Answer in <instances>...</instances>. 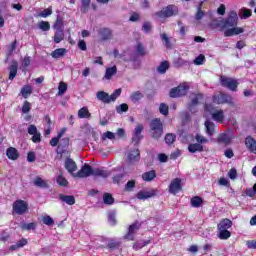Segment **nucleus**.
Masks as SVG:
<instances>
[{
	"mask_svg": "<svg viewBox=\"0 0 256 256\" xmlns=\"http://www.w3.org/2000/svg\"><path fill=\"white\" fill-rule=\"evenodd\" d=\"M202 99H203V94L201 93L194 94V97L192 98L189 104V108L195 107V105H199V101H201Z\"/></svg>",
	"mask_w": 256,
	"mask_h": 256,
	"instance_id": "37",
	"label": "nucleus"
},
{
	"mask_svg": "<svg viewBox=\"0 0 256 256\" xmlns=\"http://www.w3.org/2000/svg\"><path fill=\"white\" fill-rule=\"evenodd\" d=\"M56 182L60 187H67L69 185V181L63 175L56 176Z\"/></svg>",
	"mask_w": 256,
	"mask_h": 256,
	"instance_id": "40",
	"label": "nucleus"
},
{
	"mask_svg": "<svg viewBox=\"0 0 256 256\" xmlns=\"http://www.w3.org/2000/svg\"><path fill=\"white\" fill-rule=\"evenodd\" d=\"M103 202L104 205H113L115 203V198H113L111 193L105 192L103 194Z\"/></svg>",
	"mask_w": 256,
	"mask_h": 256,
	"instance_id": "34",
	"label": "nucleus"
},
{
	"mask_svg": "<svg viewBox=\"0 0 256 256\" xmlns=\"http://www.w3.org/2000/svg\"><path fill=\"white\" fill-rule=\"evenodd\" d=\"M153 29V26L151 25V22H144L142 25V31L144 33H150V31Z\"/></svg>",
	"mask_w": 256,
	"mask_h": 256,
	"instance_id": "59",
	"label": "nucleus"
},
{
	"mask_svg": "<svg viewBox=\"0 0 256 256\" xmlns=\"http://www.w3.org/2000/svg\"><path fill=\"white\" fill-rule=\"evenodd\" d=\"M29 111H31V102L24 101L22 106V113L27 114Z\"/></svg>",
	"mask_w": 256,
	"mask_h": 256,
	"instance_id": "57",
	"label": "nucleus"
},
{
	"mask_svg": "<svg viewBox=\"0 0 256 256\" xmlns=\"http://www.w3.org/2000/svg\"><path fill=\"white\" fill-rule=\"evenodd\" d=\"M93 167L89 164H84L81 169L76 173L73 174V177H78V179H85L87 177H91L93 175Z\"/></svg>",
	"mask_w": 256,
	"mask_h": 256,
	"instance_id": "10",
	"label": "nucleus"
},
{
	"mask_svg": "<svg viewBox=\"0 0 256 256\" xmlns=\"http://www.w3.org/2000/svg\"><path fill=\"white\" fill-rule=\"evenodd\" d=\"M60 201H63V203H66L67 205H75V196L73 195H59Z\"/></svg>",
	"mask_w": 256,
	"mask_h": 256,
	"instance_id": "28",
	"label": "nucleus"
},
{
	"mask_svg": "<svg viewBox=\"0 0 256 256\" xmlns=\"http://www.w3.org/2000/svg\"><path fill=\"white\" fill-rule=\"evenodd\" d=\"M145 129V127L143 126V124H138L132 134V143H134V145H139V143H141V139H143V130Z\"/></svg>",
	"mask_w": 256,
	"mask_h": 256,
	"instance_id": "11",
	"label": "nucleus"
},
{
	"mask_svg": "<svg viewBox=\"0 0 256 256\" xmlns=\"http://www.w3.org/2000/svg\"><path fill=\"white\" fill-rule=\"evenodd\" d=\"M93 177H101L102 179H107L111 172L105 170V168H94L92 172Z\"/></svg>",
	"mask_w": 256,
	"mask_h": 256,
	"instance_id": "21",
	"label": "nucleus"
},
{
	"mask_svg": "<svg viewBox=\"0 0 256 256\" xmlns=\"http://www.w3.org/2000/svg\"><path fill=\"white\" fill-rule=\"evenodd\" d=\"M39 29L42 31H49L51 29V24L48 21H41L39 24Z\"/></svg>",
	"mask_w": 256,
	"mask_h": 256,
	"instance_id": "54",
	"label": "nucleus"
},
{
	"mask_svg": "<svg viewBox=\"0 0 256 256\" xmlns=\"http://www.w3.org/2000/svg\"><path fill=\"white\" fill-rule=\"evenodd\" d=\"M9 71V76L8 79L9 81H13L15 77H17V72L19 71V63L17 61H12V64L8 67Z\"/></svg>",
	"mask_w": 256,
	"mask_h": 256,
	"instance_id": "16",
	"label": "nucleus"
},
{
	"mask_svg": "<svg viewBox=\"0 0 256 256\" xmlns=\"http://www.w3.org/2000/svg\"><path fill=\"white\" fill-rule=\"evenodd\" d=\"M65 169L70 173V175H75L74 171H77V163L71 158H66L65 160Z\"/></svg>",
	"mask_w": 256,
	"mask_h": 256,
	"instance_id": "18",
	"label": "nucleus"
},
{
	"mask_svg": "<svg viewBox=\"0 0 256 256\" xmlns=\"http://www.w3.org/2000/svg\"><path fill=\"white\" fill-rule=\"evenodd\" d=\"M167 69H169V62L168 61H163L157 68L158 73H167Z\"/></svg>",
	"mask_w": 256,
	"mask_h": 256,
	"instance_id": "43",
	"label": "nucleus"
},
{
	"mask_svg": "<svg viewBox=\"0 0 256 256\" xmlns=\"http://www.w3.org/2000/svg\"><path fill=\"white\" fill-rule=\"evenodd\" d=\"M22 231H35L37 229V223L30 222V223H22L20 226Z\"/></svg>",
	"mask_w": 256,
	"mask_h": 256,
	"instance_id": "33",
	"label": "nucleus"
},
{
	"mask_svg": "<svg viewBox=\"0 0 256 256\" xmlns=\"http://www.w3.org/2000/svg\"><path fill=\"white\" fill-rule=\"evenodd\" d=\"M178 14L179 9L177 8V6L171 4L155 13L156 17H159V19H169V17H175V15Z\"/></svg>",
	"mask_w": 256,
	"mask_h": 256,
	"instance_id": "5",
	"label": "nucleus"
},
{
	"mask_svg": "<svg viewBox=\"0 0 256 256\" xmlns=\"http://www.w3.org/2000/svg\"><path fill=\"white\" fill-rule=\"evenodd\" d=\"M139 222H134L128 227V232L124 235V239L128 241H135V233L140 229Z\"/></svg>",
	"mask_w": 256,
	"mask_h": 256,
	"instance_id": "13",
	"label": "nucleus"
},
{
	"mask_svg": "<svg viewBox=\"0 0 256 256\" xmlns=\"http://www.w3.org/2000/svg\"><path fill=\"white\" fill-rule=\"evenodd\" d=\"M67 92V83L60 82L58 86V95H65Z\"/></svg>",
	"mask_w": 256,
	"mask_h": 256,
	"instance_id": "51",
	"label": "nucleus"
},
{
	"mask_svg": "<svg viewBox=\"0 0 256 256\" xmlns=\"http://www.w3.org/2000/svg\"><path fill=\"white\" fill-rule=\"evenodd\" d=\"M64 28V23H63V18L60 16H57L56 21L54 22L53 29L55 31H63Z\"/></svg>",
	"mask_w": 256,
	"mask_h": 256,
	"instance_id": "36",
	"label": "nucleus"
},
{
	"mask_svg": "<svg viewBox=\"0 0 256 256\" xmlns=\"http://www.w3.org/2000/svg\"><path fill=\"white\" fill-rule=\"evenodd\" d=\"M141 159V152L139 151V148L134 149L128 154V161L130 163H137Z\"/></svg>",
	"mask_w": 256,
	"mask_h": 256,
	"instance_id": "23",
	"label": "nucleus"
},
{
	"mask_svg": "<svg viewBox=\"0 0 256 256\" xmlns=\"http://www.w3.org/2000/svg\"><path fill=\"white\" fill-rule=\"evenodd\" d=\"M188 151L189 153H203L204 148L199 143H190L188 145Z\"/></svg>",
	"mask_w": 256,
	"mask_h": 256,
	"instance_id": "24",
	"label": "nucleus"
},
{
	"mask_svg": "<svg viewBox=\"0 0 256 256\" xmlns=\"http://www.w3.org/2000/svg\"><path fill=\"white\" fill-rule=\"evenodd\" d=\"M212 102L216 105H233V97L225 92H218L212 96Z\"/></svg>",
	"mask_w": 256,
	"mask_h": 256,
	"instance_id": "7",
	"label": "nucleus"
},
{
	"mask_svg": "<svg viewBox=\"0 0 256 256\" xmlns=\"http://www.w3.org/2000/svg\"><path fill=\"white\" fill-rule=\"evenodd\" d=\"M34 185L40 187V189H49V183L47 180H43L41 177L37 176L34 180Z\"/></svg>",
	"mask_w": 256,
	"mask_h": 256,
	"instance_id": "27",
	"label": "nucleus"
},
{
	"mask_svg": "<svg viewBox=\"0 0 256 256\" xmlns=\"http://www.w3.org/2000/svg\"><path fill=\"white\" fill-rule=\"evenodd\" d=\"M157 177V172L155 170H150L142 174L143 181L151 182Z\"/></svg>",
	"mask_w": 256,
	"mask_h": 256,
	"instance_id": "26",
	"label": "nucleus"
},
{
	"mask_svg": "<svg viewBox=\"0 0 256 256\" xmlns=\"http://www.w3.org/2000/svg\"><path fill=\"white\" fill-rule=\"evenodd\" d=\"M204 125L206 127L207 135H209L210 137H213V135H215V124L209 120H206Z\"/></svg>",
	"mask_w": 256,
	"mask_h": 256,
	"instance_id": "29",
	"label": "nucleus"
},
{
	"mask_svg": "<svg viewBox=\"0 0 256 256\" xmlns=\"http://www.w3.org/2000/svg\"><path fill=\"white\" fill-rule=\"evenodd\" d=\"M161 39L166 47V49H171L173 47V45L171 44V40L169 39V37L167 36V34H161Z\"/></svg>",
	"mask_w": 256,
	"mask_h": 256,
	"instance_id": "47",
	"label": "nucleus"
},
{
	"mask_svg": "<svg viewBox=\"0 0 256 256\" xmlns=\"http://www.w3.org/2000/svg\"><path fill=\"white\" fill-rule=\"evenodd\" d=\"M217 143L225 145V147H227V145H231V136H229V134L227 133H221L217 137Z\"/></svg>",
	"mask_w": 256,
	"mask_h": 256,
	"instance_id": "22",
	"label": "nucleus"
},
{
	"mask_svg": "<svg viewBox=\"0 0 256 256\" xmlns=\"http://www.w3.org/2000/svg\"><path fill=\"white\" fill-rule=\"evenodd\" d=\"M229 179L235 180L237 179V169L231 168L228 172Z\"/></svg>",
	"mask_w": 256,
	"mask_h": 256,
	"instance_id": "63",
	"label": "nucleus"
},
{
	"mask_svg": "<svg viewBox=\"0 0 256 256\" xmlns=\"http://www.w3.org/2000/svg\"><path fill=\"white\" fill-rule=\"evenodd\" d=\"M241 19H249V17H252L253 12L249 8L242 7L241 8Z\"/></svg>",
	"mask_w": 256,
	"mask_h": 256,
	"instance_id": "39",
	"label": "nucleus"
},
{
	"mask_svg": "<svg viewBox=\"0 0 256 256\" xmlns=\"http://www.w3.org/2000/svg\"><path fill=\"white\" fill-rule=\"evenodd\" d=\"M79 119H89L91 117V112H89V108L87 106L82 107L78 110Z\"/></svg>",
	"mask_w": 256,
	"mask_h": 256,
	"instance_id": "30",
	"label": "nucleus"
},
{
	"mask_svg": "<svg viewBox=\"0 0 256 256\" xmlns=\"http://www.w3.org/2000/svg\"><path fill=\"white\" fill-rule=\"evenodd\" d=\"M245 146L250 151V153H254L256 155V140L252 136H247L245 138Z\"/></svg>",
	"mask_w": 256,
	"mask_h": 256,
	"instance_id": "17",
	"label": "nucleus"
},
{
	"mask_svg": "<svg viewBox=\"0 0 256 256\" xmlns=\"http://www.w3.org/2000/svg\"><path fill=\"white\" fill-rule=\"evenodd\" d=\"M42 221L44 225H48V226L55 225V220H53L51 216H44Z\"/></svg>",
	"mask_w": 256,
	"mask_h": 256,
	"instance_id": "60",
	"label": "nucleus"
},
{
	"mask_svg": "<svg viewBox=\"0 0 256 256\" xmlns=\"http://www.w3.org/2000/svg\"><path fill=\"white\" fill-rule=\"evenodd\" d=\"M115 74H117V66H112V67L106 69L105 78L111 79V77H113V75H115Z\"/></svg>",
	"mask_w": 256,
	"mask_h": 256,
	"instance_id": "42",
	"label": "nucleus"
},
{
	"mask_svg": "<svg viewBox=\"0 0 256 256\" xmlns=\"http://www.w3.org/2000/svg\"><path fill=\"white\" fill-rule=\"evenodd\" d=\"M233 227V221L228 218H224L220 220V222L217 224V230H218V238L221 239V241H227L231 237V231L228 229H231Z\"/></svg>",
	"mask_w": 256,
	"mask_h": 256,
	"instance_id": "2",
	"label": "nucleus"
},
{
	"mask_svg": "<svg viewBox=\"0 0 256 256\" xmlns=\"http://www.w3.org/2000/svg\"><path fill=\"white\" fill-rule=\"evenodd\" d=\"M6 157H8V159H10V161H17V159H19V157H20L19 150H17V148H15V147L7 148Z\"/></svg>",
	"mask_w": 256,
	"mask_h": 256,
	"instance_id": "19",
	"label": "nucleus"
},
{
	"mask_svg": "<svg viewBox=\"0 0 256 256\" xmlns=\"http://www.w3.org/2000/svg\"><path fill=\"white\" fill-rule=\"evenodd\" d=\"M180 191H183V185L181 184V178H174L169 185V193L171 195H177V193H180Z\"/></svg>",
	"mask_w": 256,
	"mask_h": 256,
	"instance_id": "12",
	"label": "nucleus"
},
{
	"mask_svg": "<svg viewBox=\"0 0 256 256\" xmlns=\"http://www.w3.org/2000/svg\"><path fill=\"white\" fill-rule=\"evenodd\" d=\"M212 25L213 27H222L223 29H226L224 31V37H233L245 33V29L237 27V25H239V16L235 10H231L227 17L222 21L217 19L212 20Z\"/></svg>",
	"mask_w": 256,
	"mask_h": 256,
	"instance_id": "1",
	"label": "nucleus"
},
{
	"mask_svg": "<svg viewBox=\"0 0 256 256\" xmlns=\"http://www.w3.org/2000/svg\"><path fill=\"white\" fill-rule=\"evenodd\" d=\"M195 140L197 141V143H198L199 145H202V144H204V143H209V139H207V138H205L204 136H201V135H199V134H197V135L195 136Z\"/></svg>",
	"mask_w": 256,
	"mask_h": 256,
	"instance_id": "58",
	"label": "nucleus"
},
{
	"mask_svg": "<svg viewBox=\"0 0 256 256\" xmlns=\"http://www.w3.org/2000/svg\"><path fill=\"white\" fill-rule=\"evenodd\" d=\"M174 67H177L178 69L180 67H185V65H188V62L184 60L183 58H176L174 61Z\"/></svg>",
	"mask_w": 256,
	"mask_h": 256,
	"instance_id": "46",
	"label": "nucleus"
},
{
	"mask_svg": "<svg viewBox=\"0 0 256 256\" xmlns=\"http://www.w3.org/2000/svg\"><path fill=\"white\" fill-rule=\"evenodd\" d=\"M159 193V190L157 189H152L151 191H145V190H140L137 194L136 197L140 201H145L147 199H151V197H155Z\"/></svg>",
	"mask_w": 256,
	"mask_h": 256,
	"instance_id": "15",
	"label": "nucleus"
},
{
	"mask_svg": "<svg viewBox=\"0 0 256 256\" xmlns=\"http://www.w3.org/2000/svg\"><path fill=\"white\" fill-rule=\"evenodd\" d=\"M136 181L135 180H130L126 183L124 189L125 191L131 192L133 191V189H135V185H136Z\"/></svg>",
	"mask_w": 256,
	"mask_h": 256,
	"instance_id": "52",
	"label": "nucleus"
},
{
	"mask_svg": "<svg viewBox=\"0 0 256 256\" xmlns=\"http://www.w3.org/2000/svg\"><path fill=\"white\" fill-rule=\"evenodd\" d=\"M176 139H177V136L175 134L168 133L165 135L164 141L167 145H173Z\"/></svg>",
	"mask_w": 256,
	"mask_h": 256,
	"instance_id": "41",
	"label": "nucleus"
},
{
	"mask_svg": "<svg viewBox=\"0 0 256 256\" xmlns=\"http://www.w3.org/2000/svg\"><path fill=\"white\" fill-rule=\"evenodd\" d=\"M12 211L15 215H25L29 213V203L25 200L17 199L12 204Z\"/></svg>",
	"mask_w": 256,
	"mask_h": 256,
	"instance_id": "6",
	"label": "nucleus"
},
{
	"mask_svg": "<svg viewBox=\"0 0 256 256\" xmlns=\"http://www.w3.org/2000/svg\"><path fill=\"white\" fill-rule=\"evenodd\" d=\"M121 244L115 240H110L107 244L108 249H117Z\"/></svg>",
	"mask_w": 256,
	"mask_h": 256,
	"instance_id": "61",
	"label": "nucleus"
},
{
	"mask_svg": "<svg viewBox=\"0 0 256 256\" xmlns=\"http://www.w3.org/2000/svg\"><path fill=\"white\" fill-rule=\"evenodd\" d=\"M211 117L213 121H216V123H224L225 121V112L223 110H215L213 113H211Z\"/></svg>",
	"mask_w": 256,
	"mask_h": 256,
	"instance_id": "20",
	"label": "nucleus"
},
{
	"mask_svg": "<svg viewBox=\"0 0 256 256\" xmlns=\"http://www.w3.org/2000/svg\"><path fill=\"white\" fill-rule=\"evenodd\" d=\"M143 97L144 95L140 91L132 92V94L130 95V99L131 101H133V103H138V101H141Z\"/></svg>",
	"mask_w": 256,
	"mask_h": 256,
	"instance_id": "38",
	"label": "nucleus"
},
{
	"mask_svg": "<svg viewBox=\"0 0 256 256\" xmlns=\"http://www.w3.org/2000/svg\"><path fill=\"white\" fill-rule=\"evenodd\" d=\"M136 51L140 57H145L147 55V51H145V47L143 46V43L139 42L136 46Z\"/></svg>",
	"mask_w": 256,
	"mask_h": 256,
	"instance_id": "45",
	"label": "nucleus"
},
{
	"mask_svg": "<svg viewBox=\"0 0 256 256\" xmlns=\"http://www.w3.org/2000/svg\"><path fill=\"white\" fill-rule=\"evenodd\" d=\"M191 207H195L196 209H199L201 205H203V198L201 196H194L190 200Z\"/></svg>",
	"mask_w": 256,
	"mask_h": 256,
	"instance_id": "32",
	"label": "nucleus"
},
{
	"mask_svg": "<svg viewBox=\"0 0 256 256\" xmlns=\"http://www.w3.org/2000/svg\"><path fill=\"white\" fill-rule=\"evenodd\" d=\"M105 139H110L113 140L115 139V133L111 132V131H107L103 134L102 136V140L105 141Z\"/></svg>",
	"mask_w": 256,
	"mask_h": 256,
	"instance_id": "62",
	"label": "nucleus"
},
{
	"mask_svg": "<svg viewBox=\"0 0 256 256\" xmlns=\"http://www.w3.org/2000/svg\"><path fill=\"white\" fill-rule=\"evenodd\" d=\"M98 37H100V41H111L113 39V30L107 27L100 28L98 29Z\"/></svg>",
	"mask_w": 256,
	"mask_h": 256,
	"instance_id": "14",
	"label": "nucleus"
},
{
	"mask_svg": "<svg viewBox=\"0 0 256 256\" xmlns=\"http://www.w3.org/2000/svg\"><path fill=\"white\" fill-rule=\"evenodd\" d=\"M20 93L24 99H28L29 95L33 94V88L31 87V85H25L21 88Z\"/></svg>",
	"mask_w": 256,
	"mask_h": 256,
	"instance_id": "31",
	"label": "nucleus"
},
{
	"mask_svg": "<svg viewBox=\"0 0 256 256\" xmlns=\"http://www.w3.org/2000/svg\"><path fill=\"white\" fill-rule=\"evenodd\" d=\"M117 113H127L129 111V105L127 103H122L116 107Z\"/></svg>",
	"mask_w": 256,
	"mask_h": 256,
	"instance_id": "50",
	"label": "nucleus"
},
{
	"mask_svg": "<svg viewBox=\"0 0 256 256\" xmlns=\"http://www.w3.org/2000/svg\"><path fill=\"white\" fill-rule=\"evenodd\" d=\"M65 39V31L64 30H56L54 34V43H61Z\"/></svg>",
	"mask_w": 256,
	"mask_h": 256,
	"instance_id": "35",
	"label": "nucleus"
},
{
	"mask_svg": "<svg viewBox=\"0 0 256 256\" xmlns=\"http://www.w3.org/2000/svg\"><path fill=\"white\" fill-rule=\"evenodd\" d=\"M91 5V0H81V13H87L89 11V7Z\"/></svg>",
	"mask_w": 256,
	"mask_h": 256,
	"instance_id": "44",
	"label": "nucleus"
},
{
	"mask_svg": "<svg viewBox=\"0 0 256 256\" xmlns=\"http://www.w3.org/2000/svg\"><path fill=\"white\" fill-rule=\"evenodd\" d=\"M205 63V55L200 54L194 59L195 65H203Z\"/></svg>",
	"mask_w": 256,
	"mask_h": 256,
	"instance_id": "56",
	"label": "nucleus"
},
{
	"mask_svg": "<svg viewBox=\"0 0 256 256\" xmlns=\"http://www.w3.org/2000/svg\"><path fill=\"white\" fill-rule=\"evenodd\" d=\"M50 55L53 59H60V57H65V55H67V49L57 48L52 51Z\"/></svg>",
	"mask_w": 256,
	"mask_h": 256,
	"instance_id": "25",
	"label": "nucleus"
},
{
	"mask_svg": "<svg viewBox=\"0 0 256 256\" xmlns=\"http://www.w3.org/2000/svg\"><path fill=\"white\" fill-rule=\"evenodd\" d=\"M188 91L189 86H187L186 84H180L179 86L174 87L170 90V97H172V99H177V97H185Z\"/></svg>",
	"mask_w": 256,
	"mask_h": 256,
	"instance_id": "9",
	"label": "nucleus"
},
{
	"mask_svg": "<svg viewBox=\"0 0 256 256\" xmlns=\"http://www.w3.org/2000/svg\"><path fill=\"white\" fill-rule=\"evenodd\" d=\"M123 179H125V174L123 173L116 174L112 177L113 183H116L117 185H119L120 183H123Z\"/></svg>",
	"mask_w": 256,
	"mask_h": 256,
	"instance_id": "49",
	"label": "nucleus"
},
{
	"mask_svg": "<svg viewBox=\"0 0 256 256\" xmlns=\"http://www.w3.org/2000/svg\"><path fill=\"white\" fill-rule=\"evenodd\" d=\"M220 85L229 89L230 91H237L239 87V82L233 78H229L226 76H220Z\"/></svg>",
	"mask_w": 256,
	"mask_h": 256,
	"instance_id": "8",
	"label": "nucleus"
},
{
	"mask_svg": "<svg viewBox=\"0 0 256 256\" xmlns=\"http://www.w3.org/2000/svg\"><path fill=\"white\" fill-rule=\"evenodd\" d=\"M150 135L152 139L159 140L163 137V122L160 118H154L150 122Z\"/></svg>",
	"mask_w": 256,
	"mask_h": 256,
	"instance_id": "3",
	"label": "nucleus"
},
{
	"mask_svg": "<svg viewBox=\"0 0 256 256\" xmlns=\"http://www.w3.org/2000/svg\"><path fill=\"white\" fill-rule=\"evenodd\" d=\"M121 88L116 89L111 95L105 91H99L96 94L98 101H102V103L109 104L111 101H117V97L121 95Z\"/></svg>",
	"mask_w": 256,
	"mask_h": 256,
	"instance_id": "4",
	"label": "nucleus"
},
{
	"mask_svg": "<svg viewBox=\"0 0 256 256\" xmlns=\"http://www.w3.org/2000/svg\"><path fill=\"white\" fill-rule=\"evenodd\" d=\"M204 110L207 112V113H213L215 111V106H213V104H205L204 105Z\"/></svg>",
	"mask_w": 256,
	"mask_h": 256,
	"instance_id": "64",
	"label": "nucleus"
},
{
	"mask_svg": "<svg viewBox=\"0 0 256 256\" xmlns=\"http://www.w3.org/2000/svg\"><path fill=\"white\" fill-rule=\"evenodd\" d=\"M40 17H43L44 19L49 17V15H53V9L52 8H46L42 12H40Z\"/></svg>",
	"mask_w": 256,
	"mask_h": 256,
	"instance_id": "55",
	"label": "nucleus"
},
{
	"mask_svg": "<svg viewBox=\"0 0 256 256\" xmlns=\"http://www.w3.org/2000/svg\"><path fill=\"white\" fill-rule=\"evenodd\" d=\"M159 111L161 115H164L165 117H167V115H169V106L165 103H161L159 106Z\"/></svg>",
	"mask_w": 256,
	"mask_h": 256,
	"instance_id": "48",
	"label": "nucleus"
},
{
	"mask_svg": "<svg viewBox=\"0 0 256 256\" xmlns=\"http://www.w3.org/2000/svg\"><path fill=\"white\" fill-rule=\"evenodd\" d=\"M201 5H203V2L200 3V6L198 7V11L195 15L196 21H201V19H203V17L205 16V12H203V10L201 9Z\"/></svg>",
	"mask_w": 256,
	"mask_h": 256,
	"instance_id": "53",
	"label": "nucleus"
}]
</instances>
